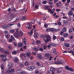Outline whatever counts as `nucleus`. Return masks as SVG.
Returning <instances> with one entry per match:
<instances>
[{
  "label": "nucleus",
  "mask_w": 74,
  "mask_h": 74,
  "mask_svg": "<svg viewBox=\"0 0 74 74\" xmlns=\"http://www.w3.org/2000/svg\"><path fill=\"white\" fill-rule=\"evenodd\" d=\"M40 37L41 38H45V37H46V39L45 40V42H48V41H50L51 40V37L49 35H45L44 36L43 35H40Z\"/></svg>",
  "instance_id": "1"
},
{
  "label": "nucleus",
  "mask_w": 74,
  "mask_h": 74,
  "mask_svg": "<svg viewBox=\"0 0 74 74\" xmlns=\"http://www.w3.org/2000/svg\"><path fill=\"white\" fill-rule=\"evenodd\" d=\"M23 33L22 31H20L18 32L15 33L14 36L16 38H19V37H20L23 36Z\"/></svg>",
  "instance_id": "2"
},
{
  "label": "nucleus",
  "mask_w": 74,
  "mask_h": 74,
  "mask_svg": "<svg viewBox=\"0 0 74 74\" xmlns=\"http://www.w3.org/2000/svg\"><path fill=\"white\" fill-rule=\"evenodd\" d=\"M46 31L47 32H58L59 31V29H55L53 28H47L46 29Z\"/></svg>",
  "instance_id": "3"
},
{
  "label": "nucleus",
  "mask_w": 74,
  "mask_h": 74,
  "mask_svg": "<svg viewBox=\"0 0 74 74\" xmlns=\"http://www.w3.org/2000/svg\"><path fill=\"white\" fill-rule=\"evenodd\" d=\"M14 69H9L7 70V73L9 74H14Z\"/></svg>",
  "instance_id": "4"
},
{
  "label": "nucleus",
  "mask_w": 74,
  "mask_h": 74,
  "mask_svg": "<svg viewBox=\"0 0 74 74\" xmlns=\"http://www.w3.org/2000/svg\"><path fill=\"white\" fill-rule=\"evenodd\" d=\"M33 29L30 32H29L28 33V34H29V35L30 36H31L32 35V34H33V31L34 30V29H36V26L34 25L33 26Z\"/></svg>",
  "instance_id": "5"
},
{
  "label": "nucleus",
  "mask_w": 74,
  "mask_h": 74,
  "mask_svg": "<svg viewBox=\"0 0 74 74\" xmlns=\"http://www.w3.org/2000/svg\"><path fill=\"white\" fill-rule=\"evenodd\" d=\"M25 27L26 28L30 30V29H32V25H30V24L28 23L25 25Z\"/></svg>",
  "instance_id": "6"
},
{
  "label": "nucleus",
  "mask_w": 74,
  "mask_h": 74,
  "mask_svg": "<svg viewBox=\"0 0 74 74\" xmlns=\"http://www.w3.org/2000/svg\"><path fill=\"white\" fill-rule=\"evenodd\" d=\"M36 69V67L34 66H31L27 68V69L28 70H30V69L31 70H33V69Z\"/></svg>",
  "instance_id": "7"
},
{
  "label": "nucleus",
  "mask_w": 74,
  "mask_h": 74,
  "mask_svg": "<svg viewBox=\"0 0 74 74\" xmlns=\"http://www.w3.org/2000/svg\"><path fill=\"white\" fill-rule=\"evenodd\" d=\"M54 63L56 64H62L63 62L60 61H58L57 62H55Z\"/></svg>",
  "instance_id": "8"
},
{
  "label": "nucleus",
  "mask_w": 74,
  "mask_h": 74,
  "mask_svg": "<svg viewBox=\"0 0 74 74\" xmlns=\"http://www.w3.org/2000/svg\"><path fill=\"white\" fill-rule=\"evenodd\" d=\"M14 40H15V38H14V37L13 36H11V39H9V42H12V41H14Z\"/></svg>",
  "instance_id": "9"
},
{
  "label": "nucleus",
  "mask_w": 74,
  "mask_h": 74,
  "mask_svg": "<svg viewBox=\"0 0 74 74\" xmlns=\"http://www.w3.org/2000/svg\"><path fill=\"white\" fill-rule=\"evenodd\" d=\"M36 31H37V30H34V32H34V35H35V36H34V37L36 38H37V37H38V34H36Z\"/></svg>",
  "instance_id": "10"
},
{
  "label": "nucleus",
  "mask_w": 74,
  "mask_h": 74,
  "mask_svg": "<svg viewBox=\"0 0 74 74\" xmlns=\"http://www.w3.org/2000/svg\"><path fill=\"white\" fill-rule=\"evenodd\" d=\"M9 27V26L8 25V24L7 25H4L2 27H3V29H8V28Z\"/></svg>",
  "instance_id": "11"
},
{
  "label": "nucleus",
  "mask_w": 74,
  "mask_h": 74,
  "mask_svg": "<svg viewBox=\"0 0 74 74\" xmlns=\"http://www.w3.org/2000/svg\"><path fill=\"white\" fill-rule=\"evenodd\" d=\"M45 56L46 58H49L50 56V54L49 53H46L45 54Z\"/></svg>",
  "instance_id": "12"
},
{
  "label": "nucleus",
  "mask_w": 74,
  "mask_h": 74,
  "mask_svg": "<svg viewBox=\"0 0 74 74\" xmlns=\"http://www.w3.org/2000/svg\"><path fill=\"white\" fill-rule=\"evenodd\" d=\"M63 70V68H58L57 69V73H59L61 72V70Z\"/></svg>",
  "instance_id": "13"
},
{
  "label": "nucleus",
  "mask_w": 74,
  "mask_h": 74,
  "mask_svg": "<svg viewBox=\"0 0 74 74\" xmlns=\"http://www.w3.org/2000/svg\"><path fill=\"white\" fill-rule=\"evenodd\" d=\"M33 49L35 52H37L38 51V48L36 47H34Z\"/></svg>",
  "instance_id": "14"
},
{
  "label": "nucleus",
  "mask_w": 74,
  "mask_h": 74,
  "mask_svg": "<svg viewBox=\"0 0 74 74\" xmlns=\"http://www.w3.org/2000/svg\"><path fill=\"white\" fill-rule=\"evenodd\" d=\"M50 71H51V72H55V69L54 68L51 67L50 68Z\"/></svg>",
  "instance_id": "15"
},
{
  "label": "nucleus",
  "mask_w": 74,
  "mask_h": 74,
  "mask_svg": "<svg viewBox=\"0 0 74 74\" xmlns=\"http://www.w3.org/2000/svg\"><path fill=\"white\" fill-rule=\"evenodd\" d=\"M23 42L24 43V44L25 45H26V38H24L23 39Z\"/></svg>",
  "instance_id": "16"
},
{
  "label": "nucleus",
  "mask_w": 74,
  "mask_h": 74,
  "mask_svg": "<svg viewBox=\"0 0 74 74\" xmlns=\"http://www.w3.org/2000/svg\"><path fill=\"white\" fill-rule=\"evenodd\" d=\"M26 55L28 57H30V56H31V54H30V52L27 53H26Z\"/></svg>",
  "instance_id": "17"
},
{
  "label": "nucleus",
  "mask_w": 74,
  "mask_h": 74,
  "mask_svg": "<svg viewBox=\"0 0 74 74\" xmlns=\"http://www.w3.org/2000/svg\"><path fill=\"white\" fill-rule=\"evenodd\" d=\"M53 54H57L58 53V52H56V49H54L53 50Z\"/></svg>",
  "instance_id": "18"
},
{
  "label": "nucleus",
  "mask_w": 74,
  "mask_h": 74,
  "mask_svg": "<svg viewBox=\"0 0 74 74\" xmlns=\"http://www.w3.org/2000/svg\"><path fill=\"white\" fill-rule=\"evenodd\" d=\"M21 20L22 21H25L26 20V17L25 16H23L21 18Z\"/></svg>",
  "instance_id": "19"
},
{
  "label": "nucleus",
  "mask_w": 74,
  "mask_h": 74,
  "mask_svg": "<svg viewBox=\"0 0 74 74\" xmlns=\"http://www.w3.org/2000/svg\"><path fill=\"white\" fill-rule=\"evenodd\" d=\"M37 57L40 59H41L42 58V56L40 54H38L37 55Z\"/></svg>",
  "instance_id": "20"
},
{
  "label": "nucleus",
  "mask_w": 74,
  "mask_h": 74,
  "mask_svg": "<svg viewBox=\"0 0 74 74\" xmlns=\"http://www.w3.org/2000/svg\"><path fill=\"white\" fill-rule=\"evenodd\" d=\"M22 56H24L25 58H26V54L22 53L20 54V57L21 58L22 57Z\"/></svg>",
  "instance_id": "21"
},
{
  "label": "nucleus",
  "mask_w": 74,
  "mask_h": 74,
  "mask_svg": "<svg viewBox=\"0 0 74 74\" xmlns=\"http://www.w3.org/2000/svg\"><path fill=\"white\" fill-rule=\"evenodd\" d=\"M63 23L64 25H66L67 23H68L69 21H66L65 20H64Z\"/></svg>",
  "instance_id": "22"
},
{
  "label": "nucleus",
  "mask_w": 74,
  "mask_h": 74,
  "mask_svg": "<svg viewBox=\"0 0 74 74\" xmlns=\"http://www.w3.org/2000/svg\"><path fill=\"white\" fill-rule=\"evenodd\" d=\"M1 67L2 70H4V65L2 64L1 65Z\"/></svg>",
  "instance_id": "23"
},
{
  "label": "nucleus",
  "mask_w": 74,
  "mask_h": 74,
  "mask_svg": "<svg viewBox=\"0 0 74 74\" xmlns=\"http://www.w3.org/2000/svg\"><path fill=\"white\" fill-rule=\"evenodd\" d=\"M18 58H16L14 60V62L15 63H17V62H18Z\"/></svg>",
  "instance_id": "24"
},
{
  "label": "nucleus",
  "mask_w": 74,
  "mask_h": 74,
  "mask_svg": "<svg viewBox=\"0 0 74 74\" xmlns=\"http://www.w3.org/2000/svg\"><path fill=\"white\" fill-rule=\"evenodd\" d=\"M50 8V6L49 5L45 6V9L46 10H48Z\"/></svg>",
  "instance_id": "25"
},
{
  "label": "nucleus",
  "mask_w": 74,
  "mask_h": 74,
  "mask_svg": "<svg viewBox=\"0 0 74 74\" xmlns=\"http://www.w3.org/2000/svg\"><path fill=\"white\" fill-rule=\"evenodd\" d=\"M50 44L51 46H52V47H56V45L54 43H50Z\"/></svg>",
  "instance_id": "26"
},
{
  "label": "nucleus",
  "mask_w": 74,
  "mask_h": 74,
  "mask_svg": "<svg viewBox=\"0 0 74 74\" xmlns=\"http://www.w3.org/2000/svg\"><path fill=\"white\" fill-rule=\"evenodd\" d=\"M69 15H73V12L72 11H70L68 13Z\"/></svg>",
  "instance_id": "27"
},
{
  "label": "nucleus",
  "mask_w": 74,
  "mask_h": 74,
  "mask_svg": "<svg viewBox=\"0 0 74 74\" xmlns=\"http://www.w3.org/2000/svg\"><path fill=\"white\" fill-rule=\"evenodd\" d=\"M29 64V62L26 61L25 63V66H28Z\"/></svg>",
  "instance_id": "28"
},
{
  "label": "nucleus",
  "mask_w": 74,
  "mask_h": 74,
  "mask_svg": "<svg viewBox=\"0 0 74 74\" xmlns=\"http://www.w3.org/2000/svg\"><path fill=\"white\" fill-rule=\"evenodd\" d=\"M12 66V63H10L8 65V67L9 68L11 67Z\"/></svg>",
  "instance_id": "29"
},
{
  "label": "nucleus",
  "mask_w": 74,
  "mask_h": 74,
  "mask_svg": "<svg viewBox=\"0 0 74 74\" xmlns=\"http://www.w3.org/2000/svg\"><path fill=\"white\" fill-rule=\"evenodd\" d=\"M15 30L14 29H11L10 30V32L11 33H13L15 32Z\"/></svg>",
  "instance_id": "30"
},
{
  "label": "nucleus",
  "mask_w": 74,
  "mask_h": 74,
  "mask_svg": "<svg viewBox=\"0 0 74 74\" xmlns=\"http://www.w3.org/2000/svg\"><path fill=\"white\" fill-rule=\"evenodd\" d=\"M1 56L2 57V58H6L7 56L5 54H4L3 55H1Z\"/></svg>",
  "instance_id": "31"
},
{
  "label": "nucleus",
  "mask_w": 74,
  "mask_h": 74,
  "mask_svg": "<svg viewBox=\"0 0 74 74\" xmlns=\"http://www.w3.org/2000/svg\"><path fill=\"white\" fill-rule=\"evenodd\" d=\"M69 34L68 33H65L63 35L64 37H67L68 36Z\"/></svg>",
  "instance_id": "32"
},
{
  "label": "nucleus",
  "mask_w": 74,
  "mask_h": 74,
  "mask_svg": "<svg viewBox=\"0 0 74 74\" xmlns=\"http://www.w3.org/2000/svg\"><path fill=\"white\" fill-rule=\"evenodd\" d=\"M18 47H23V44L21 43H20L18 45Z\"/></svg>",
  "instance_id": "33"
},
{
  "label": "nucleus",
  "mask_w": 74,
  "mask_h": 74,
  "mask_svg": "<svg viewBox=\"0 0 74 74\" xmlns=\"http://www.w3.org/2000/svg\"><path fill=\"white\" fill-rule=\"evenodd\" d=\"M5 36L7 38V39L9 38L10 37V35L8 34L6 35H5Z\"/></svg>",
  "instance_id": "34"
},
{
  "label": "nucleus",
  "mask_w": 74,
  "mask_h": 74,
  "mask_svg": "<svg viewBox=\"0 0 74 74\" xmlns=\"http://www.w3.org/2000/svg\"><path fill=\"white\" fill-rule=\"evenodd\" d=\"M17 53V52L16 51H14L12 52V54L13 55H16Z\"/></svg>",
  "instance_id": "35"
},
{
  "label": "nucleus",
  "mask_w": 74,
  "mask_h": 74,
  "mask_svg": "<svg viewBox=\"0 0 74 74\" xmlns=\"http://www.w3.org/2000/svg\"><path fill=\"white\" fill-rule=\"evenodd\" d=\"M69 33H73V31H72V29H69Z\"/></svg>",
  "instance_id": "36"
},
{
  "label": "nucleus",
  "mask_w": 74,
  "mask_h": 74,
  "mask_svg": "<svg viewBox=\"0 0 74 74\" xmlns=\"http://www.w3.org/2000/svg\"><path fill=\"white\" fill-rule=\"evenodd\" d=\"M39 50L40 51H41V52H43L44 51V49H42V48L41 47H40L39 48Z\"/></svg>",
  "instance_id": "37"
},
{
  "label": "nucleus",
  "mask_w": 74,
  "mask_h": 74,
  "mask_svg": "<svg viewBox=\"0 0 74 74\" xmlns=\"http://www.w3.org/2000/svg\"><path fill=\"white\" fill-rule=\"evenodd\" d=\"M70 45L68 43H66L65 45V46L66 47H69Z\"/></svg>",
  "instance_id": "38"
},
{
  "label": "nucleus",
  "mask_w": 74,
  "mask_h": 74,
  "mask_svg": "<svg viewBox=\"0 0 74 74\" xmlns=\"http://www.w3.org/2000/svg\"><path fill=\"white\" fill-rule=\"evenodd\" d=\"M57 37L56 36H55V35H53V40H56V39Z\"/></svg>",
  "instance_id": "39"
},
{
  "label": "nucleus",
  "mask_w": 74,
  "mask_h": 74,
  "mask_svg": "<svg viewBox=\"0 0 74 74\" xmlns=\"http://www.w3.org/2000/svg\"><path fill=\"white\" fill-rule=\"evenodd\" d=\"M48 4H51V5H53V3H52V2H50V1H48Z\"/></svg>",
  "instance_id": "40"
},
{
  "label": "nucleus",
  "mask_w": 74,
  "mask_h": 74,
  "mask_svg": "<svg viewBox=\"0 0 74 74\" xmlns=\"http://www.w3.org/2000/svg\"><path fill=\"white\" fill-rule=\"evenodd\" d=\"M64 34V31H61L60 33V35H61V36H62V35H63Z\"/></svg>",
  "instance_id": "41"
},
{
  "label": "nucleus",
  "mask_w": 74,
  "mask_h": 74,
  "mask_svg": "<svg viewBox=\"0 0 74 74\" xmlns=\"http://www.w3.org/2000/svg\"><path fill=\"white\" fill-rule=\"evenodd\" d=\"M42 4H47V1H43L42 2Z\"/></svg>",
  "instance_id": "42"
},
{
  "label": "nucleus",
  "mask_w": 74,
  "mask_h": 74,
  "mask_svg": "<svg viewBox=\"0 0 74 74\" xmlns=\"http://www.w3.org/2000/svg\"><path fill=\"white\" fill-rule=\"evenodd\" d=\"M14 14H11L10 15V18H14Z\"/></svg>",
  "instance_id": "43"
},
{
  "label": "nucleus",
  "mask_w": 74,
  "mask_h": 74,
  "mask_svg": "<svg viewBox=\"0 0 74 74\" xmlns=\"http://www.w3.org/2000/svg\"><path fill=\"white\" fill-rule=\"evenodd\" d=\"M14 25V24H8V25L9 27L10 26H12L13 25Z\"/></svg>",
  "instance_id": "44"
},
{
  "label": "nucleus",
  "mask_w": 74,
  "mask_h": 74,
  "mask_svg": "<svg viewBox=\"0 0 74 74\" xmlns=\"http://www.w3.org/2000/svg\"><path fill=\"white\" fill-rule=\"evenodd\" d=\"M35 8L36 9H38V6L37 5H35Z\"/></svg>",
  "instance_id": "45"
},
{
  "label": "nucleus",
  "mask_w": 74,
  "mask_h": 74,
  "mask_svg": "<svg viewBox=\"0 0 74 74\" xmlns=\"http://www.w3.org/2000/svg\"><path fill=\"white\" fill-rule=\"evenodd\" d=\"M63 32H66V31H67V29H66V28H64L63 29Z\"/></svg>",
  "instance_id": "46"
},
{
  "label": "nucleus",
  "mask_w": 74,
  "mask_h": 74,
  "mask_svg": "<svg viewBox=\"0 0 74 74\" xmlns=\"http://www.w3.org/2000/svg\"><path fill=\"white\" fill-rule=\"evenodd\" d=\"M69 70L71 71H74V70L72 68H69Z\"/></svg>",
  "instance_id": "47"
},
{
  "label": "nucleus",
  "mask_w": 74,
  "mask_h": 74,
  "mask_svg": "<svg viewBox=\"0 0 74 74\" xmlns=\"http://www.w3.org/2000/svg\"><path fill=\"white\" fill-rule=\"evenodd\" d=\"M5 53H7V54H9L10 52L8 51H5L4 52Z\"/></svg>",
  "instance_id": "48"
},
{
  "label": "nucleus",
  "mask_w": 74,
  "mask_h": 74,
  "mask_svg": "<svg viewBox=\"0 0 74 74\" xmlns=\"http://www.w3.org/2000/svg\"><path fill=\"white\" fill-rule=\"evenodd\" d=\"M47 48V47L45 45L43 46V49H46Z\"/></svg>",
  "instance_id": "49"
},
{
  "label": "nucleus",
  "mask_w": 74,
  "mask_h": 74,
  "mask_svg": "<svg viewBox=\"0 0 74 74\" xmlns=\"http://www.w3.org/2000/svg\"><path fill=\"white\" fill-rule=\"evenodd\" d=\"M65 69H66V70H69V69H70V68L68 66H65Z\"/></svg>",
  "instance_id": "50"
},
{
  "label": "nucleus",
  "mask_w": 74,
  "mask_h": 74,
  "mask_svg": "<svg viewBox=\"0 0 74 74\" xmlns=\"http://www.w3.org/2000/svg\"><path fill=\"white\" fill-rule=\"evenodd\" d=\"M17 26L18 27H21V24L20 23H18L17 24Z\"/></svg>",
  "instance_id": "51"
},
{
  "label": "nucleus",
  "mask_w": 74,
  "mask_h": 74,
  "mask_svg": "<svg viewBox=\"0 0 74 74\" xmlns=\"http://www.w3.org/2000/svg\"><path fill=\"white\" fill-rule=\"evenodd\" d=\"M51 45L50 44V45L47 46V48H48V49H49V48H51Z\"/></svg>",
  "instance_id": "52"
},
{
  "label": "nucleus",
  "mask_w": 74,
  "mask_h": 74,
  "mask_svg": "<svg viewBox=\"0 0 74 74\" xmlns=\"http://www.w3.org/2000/svg\"><path fill=\"white\" fill-rule=\"evenodd\" d=\"M4 49H3V48H2L0 49L1 52H4Z\"/></svg>",
  "instance_id": "53"
},
{
  "label": "nucleus",
  "mask_w": 74,
  "mask_h": 74,
  "mask_svg": "<svg viewBox=\"0 0 74 74\" xmlns=\"http://www.w3.org/2000/svg\"><path fill=\"white\" fill-rule=\"evenodd\" d=\"M61 41H64V38L62 37Z\"/></svg>",
  "instance_id": "54"
},
{
  "label": "nucleus",
  "mask_w": 74,
  "mask_h": 74,
  "mask_svg": "<svg viewBox=\"0 0 74 74\" xmlns=\"http://www.w3.org/2000/svg\"><path fill=\"white\" fill-rule=\"evenodd\" d=\"M40 42H41L40 40H37L36 41V43L37 44H39V43H40Z\"/></svg>",
  "instance_id": "55"
},
{
  "label": "nucleus",
  "mask_w": 74,
  "mask_h": 74,
  "mask_svg": "<svg viewBox=\"0 0 74 74\" xmlns=\"http://www.w3.org/2000/svg\"><path fill=\"white\" fill-rule=\"evenodd\" d=\"M39 72L38 71V70H36L35 71V74H38V73H39Z\"/></svg>",
  "instance_id": "56"
},
{
  "label": "nucleus",
  "mask_w": 74,
  "mask_h": 74,
  "mask_svg": "<svg viewBox=\"0 0 74 74\" xmlns=\"http://www.w3.org/2000/svg\"><path fill=\"white\" fill-rule=\"evenodd\" d=\"M52 11V9H49L48 10V11L49 12H51Z\"/></svg>",
  "instance_id": "57"
},
{
  "label": "nucleus",
  "mask_w": 74,
  "mask_h": 74,
  "mask_svg": "<svg viewBox=\"0 0 74 74\" xmlns=\"http://www.w3.org/2000/svg\"><path fill=\"white\" fill-rule=\"evenodd\" d=\"M58 25H61V23L59 21V22H58Z\"/></svg>",
  "instance_id": "58"
},
{
  "label": "nucleus",
  "mask_w": 74,
  "mask_h": 74,
  "mask_svg": "<svg viewBox=\"0 0 74 74\" xmlns=\"http://www.w3.org/2000/svg\"><path fill=\"white\" fill-rule=\"evenodd\" d=\"M44 26L46 28H47L48 27V25L47 24H45L44 25Z\"/></svg>",
  "instance_id": "59"
},
{
  "label": "nucleus",
  "mask_w": 74,
  "mask_h": 74,
  "mask_svg": "<svg viewBox=\"0 0 74 74\" xmlns=\"http://www.w3.org/2000/svg\"><path fill=\"white\" fill-rule=\"evenodd\" d=\"M37 64L38 65V66H40V62H37Z\"/></svg>",
  "instance_id": "60"
},
{
  "label": "nucleus",
  "mask_w": 74,
  "mask_h": 74,
  "mask_svg": "<svg viewBox=\"0 0 74 74\" xmlns=\"http://www.w3.org/2000/svg\"><path fill=\"white\" fill-rule=\"evenodd\" d=\"M7 59H2V60L3 62H6V60H7Z\"/></svg>",
  "instance_id": "61"
},
{
  "label": "nucleus",
  "mask_w": 74,
  "mask_h": 74,
  "mask_svg": "<svg viewBox=\"0 0 74 74\" xmlns=\"http://www.w3.org/2000/svg\"><path fill=\"white\" fill-rule=\"evenodd\" d=\"M58 1V0H54V3H55Z\"/></svg>",
  "instance_id": "62"
},
{
  "label": "nucleus",
  "mask_w": 74,
  "mask_h": 74,
  "mask_svg": "<svg viewBox=\"0 0 74 74\" xmlns=\"http://www.w3.org/2000/svg\"><path fill=\"white\" fill-rule=\"evenodd\" d=\"M70 0H67V3H68V4H69V3L70 2Z\"/></svg>",
  "instance_id": "63"
},
{
  "label": "nucleus",
  "mask_w": 74,
  "mask_h": 74,
  "mask_svg": "<svg viewBox=\"0 0 74 74\" xmlns=\"http://www.w3.org/2000/svg\"><path fill=\"white\" fill-rule=\"evenodd\" d=\"M73 51H68V53H73Z\"/></svg>",
  "instance_id": "64"
}]
</instances>
